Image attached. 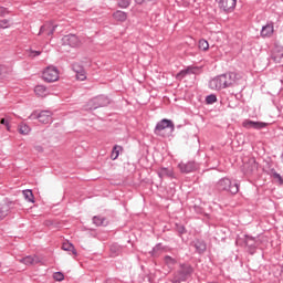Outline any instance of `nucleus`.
Wrapping results in <instances>:
<instances>
[{
    "instance_id": "obj_1",
    "label": "nucleus",
    "mask_w": 283,
    "mask_h": 283,
    "mask_svg": "<svg viewBox=\"0 0 283 283\" xmlns=\"http://www.w3.org/2000/svg\"><path fill=\"white\" fill-rule=\"evenodd\" d=\"M240 81V74L235 72H228L221 74L209 82L210 90H227V87H233L238 85Z\"/></svg>"
},
{
    "instance_id": "obj_2",
    "label": "nucleus",
    "mask_w": 283,
    "mask_h": 283,
    "mask_svg": "<svg viewBox=\"0 0 283 283\" xmlns=\"http://www.w3.org/2000/svg\"><path fill=\"white\" fill-rule=\"evenodd\" d=\"M191 275H193V266H191V264L189 263H181L179 265V270L175 272L170 282L172 283L187 282V280H189Z\"/></svg>"
},
{
    "instance_id": "obj_3",
    "label": "nucleus",
    "mask_w": 283,
    "mask_h": 283,
    "mask_svg": "<svg viewBox=\"0 0 283 283\" xmlns=\"http://www.w3.org/2000/svg\"><path fill=\"white\" fill-rule=\"evenodd\" d=\"M216 189L218 191H227L228 193H232V196H235L238 191H240V185L238 182L231 181V179L224 177L221 178L217 184H216Z\"/></svg>"
},
{
    "instance_id": "obj_4",
    "label": "nucleus",
    "mask_w": 283,
    "mask_h": 283,
    "mask_svg": "<svg viewBox=\"0 0 283 283\" xmlns=\"http://www.w3.org/2000/svg\"><path fill=\"white\" fill-rule=\"evenodd\" d=\"M235 244L237 247H248L249 249H258V247H260V239L249 234H241L238 235Z\"/></svg>"
},
{
    "instance_id": "obj_5",
    "label": "nucleus",
    "mask_w": 283,
    "mask_h": 283,
    "mask_svg": "<svg viewBox=\"0 0 283 283\" xmlns=\"http://www.w3.org/2000/svg\"><path fill=\"white\" fill-rule=\"evenodd\" d=\"M109 98L103 95L90 99L85 106L86 112L98 109V107H107Z\"/></svg>"
},
{
    "instance_id": "obj_6",
    "label": "nucleus",
    "mask_w": 283,
    "mask_h": 283,
    "mask_svg": "<svg viewBox=\"0 0 283 283\" xmlns=\"http://www.w3.org/2000/svg\"><path fill=\"white\" fill-rule=\"evenodd\" d=\"M165 129H170V132L176 129L171 119L164 118L159 120L154 129V134H156V136H165Z\"/></svg>"
},
{
    "instance_id": "obj_7",
    "label": "nucleus",
    "mask_w": 283,
    "mask_h": 283,
    "mask_svg": "<svg viewBox=\"0 0 283 283\" xmlns=\"http://www.w3.org/2000/svg\"><path fill=\"white\" fill-rule=\"evenodd\" d=\"M29 118L31 120H39V123H42L43 125H48L52 123V112L50 111H42L40 113L33 112Z\"/></svg>"
},
{
    "instance_id": "obj_8",
    "label": "nucleus",
    "mask_w": 283,
    "mask_h": 283,
    "mask_svg": "<svg viewBox=\"0 0 283 283\" xmlns=\"http://www.w3.org/2000/svg\"><path fill=\"white\" fill-rule=\"evenodd\" d=\"M42 78L45 83H55L59 80V69L56 66H48L42 73Z\"/></svg>"
},
{
    "instance_id": "obj_9",
    "label": "nucleus",
    "mask_w": 283,
    "mask_h": 283,
    "mask_svg": "<svg viewBox=\"0 0 283 283\" xmlns=\"http://www.w3.org/2000/svg\"><path fill=\"white\" fill-rule=\"evenodd\" d=\"M219 9L222 10V12H226L229 14V12H232L235 10V6H238V0H216Z\"/></svg>"
},
{
    "instance_id": "obj_10",
    "label": "nucleus",
    "mask_w": 283,
    "mask_h": 283,
    "mask_svg": "<svg viewBox=\"0 0 283 283\" xmlns=\"http://www.w3.org/2000/svg\"><path fill=\"white\" fill-rule=\"evenodd\" d=\"M62 45H69L70 48H78L81 40L76 34H67L62 38Z\"/></svg>"
},
{
    "instance_id": "obj_11",
    "label": "nucleus",
    "mask_w": 283,
    "mask_h": 283,
    "mask_svg": "<svg viewBox=\"0 0 283 283\" xmlns=\"http://www.w3.org/2000/svg\"><path fill=\"white\" fill-rule=\"evenodd\" d=\"M178 167H179L181 174H191V171L198 170V168L200 166L196 161H188L186 164L185 163H180L178 165Z\"/></svg>"
},
{
    "instance_id": "obj_12",
    "label": "nucleus",
    "mask_w": 283,
    "mask_h": 283,
    "mask_svg": "<svg viewBox=\"0 0 283 283\" xmlns=\"http://www.w3.org/2000/svg\"><path fill=\"white\" fill-rule=\"evenodd\" d=\"M269 124L264 122H253L251 119H245L242 123V127L245 129H264Z\"/></svg>"
},
{
    "instance_id": "obj_13",
    "label": "nucleus",
    "mask_w": 283,
    "mask_h": 283,
    "mask_svg": "<svg viewBox=\"0 0 283 283\" xmlns=\"http://www.w3.org/2000/svg\"><path fill=\"white\" fill-rule=\"evenodd\" d=\"M242 171L245 174V176H251L258 171V164L253 158L249 159L248 163L243 164Z\"/></svg>"
},
{
    "instance_id": "obj_14",
    "label": "nucleus",
    "mask_w": 283,
    "mask_h": 283,
    "mask_svg": "<svg viewBox=\"0 0 283 283\" xmlns=\"http://www.w3.org/2000/svg\"><path fill=\"white\" fill-rule=\"evenodd\" d=\"M42 260L43 259L38 255H28L25 258H22L20 262H22V264H25L27 266H30L34 264H41Z\"/></svg>"
},
{
    "instance_id": "obj_15",
    "label": "nucleus",
    "mask_w": 283,
    "mask_h": 283,
    "mask_svg": "<svg viewBox=\"0 0 283 283\" xmlns=\"http://www.w3.org/2000/svg\"><path fill=\"white\" fill-rule=\"evenodd\" d=\"M157 176L163 180L165 178H174V169L161 167L157 170Z\"/></svg>"
},
{
    "instance_id": "obj_16",
    "label": "nucleus",
    "mask_w": 283,
    "mask_h": 283,
    "mask_svg": "<svg viewBox=\"0 0 283 283\" xmlns=\"http://www.w3.org/2000/svg\"><path fill=\"white\" fill-rule=\"evenodd\" d=\"M12 205H14V202L12 201H8L0 205V220H3V218H6L8 213H10V209H12Z\"/></svg>"
},
{
    "instance_id": "obj_17",
    "label": "nucleus",
    "mask_w": 283,
    "mask_h": 283,
    "mask_svg": "<svg viewBox=\"0 0 283 283\" xmlns=\"http://www.w3.org/2000/svg\"><path fill=\"white\" fill-rule=\"evenodd\" d=\"M56 28H57V25L43 24V25L40 28L39 35H41V34H48V36H52V34H54V32H56Z\"/></svg>"
},
{
    "instance_id": "obj_18",
    "label": "nucleus",
    "mask_w": 283,
    "mask_h": 283,
    "mask_svg": "<svg viewBox=\"0 0 283 283\" xmlns=\"http://www.w3.org/2000/svg\"><path fill=\"white\" fill-rule=\"evenodd\" d=\"M196 72H198V67L189 66L188 69L182 70L179 73H177L176 78H177V81H182V78H185V76H187V74H196Z\"/></svg>"
},
{
    "instance_id": "obj_19",
    "label": "nucleus",
    "mask_w": 283,
    "mask_h": 283,
    "mask_svg": "<svg viewBox=\"0 0 283 283\" xmlns=\"http://www.w3.org/2000/svg\"><path fill=\"white\" fill-rule=\"evenodd\" d=\"M273 32H274V27H273V23H269L266 25H264L261 30V36L263 39H266V38H271L273 36Z\"/></svg>"
},
{
    "instance_id": "obj_20",
    "label": "nucleus",
    "mask_w": 283,
    "mask_h": 283,
    "mask_svg": "<svg viewBox=\"0 0 283 283\" xmlns=\"http://www.w3.org/2000/svg\"><path fill=\"white\" fill-rule=\"evenodd\" d=\"M93 224L95 227H107V219L102 216H95L93 217Z\"/></svg>"
},
{
    "instance_id": "obj_21",
    "label": "nucleus",
    "mask_w": 283,
    "mask_h": 283,
    "mask_svg": "<svg viewBox=\"0 0 283 283\" xmlns=\"http://www.w3.org/2000/svg\"><path fill=\"white\" fill-rule=\"evenodd\" d=\"M115 21H120L122 23L127 21V12L117 10L113 13Z\"/></svg>"
},
{
    "instance_id": "obj_22",
    "label": "nucleus",
    "mask_w": 283,
    "mask_h": 283,
    "mask_svg": "<svg viewBox=\"0 0 283 283\" xmlns=\"http://www.w3.org/2000/svg\"><path fill=\"white\" fill-rule=\"evenodd\" d=\"M283 53L282 51H272L270 61L274 63H282Z\"/></svg>"
},
{
    "instance_id": "obj_23",
    "label": "nucleus",
    "mask_w": 283,
    "mask_h": 283,
    "mask_svg": "<svg viewBox=\"0 0 283 283\" xmlns=\"http://www.w3.org/2000/svg\"><path fill=\"white\" fill-rule=\"evenodd\" d=\"M164 262L166 264V266H168V269H174V266H176V264H178V261L175 258H171L170 255H166L164 258Z\"/></svg>"
},
{
    "instance_id": "obj_24",
    "label": "nucleus",
    "mask_w": 283,
    "mask_h": 283,
    "mask_svg": "<svg viewBox=\"0 0 283 283\" xmlns=\"http://www.w3.org/2000/svg\"><path fill=\"white\" fill-rule=\"evenodd\" d=\"M34 93L36 94V96H48V87H45L44 85H36L34 88Z\"/></svg>"
},
{
    "instance_id": "obj_25",
    "label": "nucleus",
    "mask_w": 283,
    "mask_h": 283,
    "mask_svg": "<svg viewBox=\"0 0 283 283\" xmlns=\"http://www.w3.org/2000/svg\"><path fill=\"white\" fill-rule=\"evenodd\" d=\"M120 151H123V147L119 145H115L111 154V159L116 160L118 156H120Z\"/></svg>"
},
{
    "instance_id": "obj_26",
    "label": "nucleus",
    "mask_w": 283,
    "mask_h": 283,
    "mask_svg": "<svg viewBox=\"0 0 283 283\" xmlns=\"http://www.w3.org/2000/svg\"><path fill=\"white\" fill-rule=\"evenodd\" d=\"M24 199L28 202H33L34 203V193L32 192V190L27 189L22 191Z\"/></svg>"
},
{
    "instance_id": "obj_27",
    "label": "nucleus",
    "mask_w": 283,
    "mask_h": 283,
    "mask_svg": "<svg viewBox=\"0 0 283 283\" xmlns=\"http://www.w3.org/2000/svg\"><path fill=\"white\" fill-rule=\"evenodd\" d=\"M10 72H12V70L6 65H0V78H6V76H8V74H10Z\"/></svg>"
},
{
    "instance_id": "obj_28",
    "label": "nucleus",
    "mask_w": 283,
    "mask_h": 283,
    "mask_svg": "<svg viewBox=\"0 0 283 283\" xmlns=\"http://www.w3.org/2000/svg\"><path fill=\"white\" fill-rule=\"evenodd\" d=\"M30 126H28L27 124H20L19 125V132L20 134H22L23 136H28V134H30Z\"/></svg>"
},
{
    "instance_id": "obj_29",
    "label": "nucleus",
    "mask_w": 283,
    "mask_h": 283,
    "mask_svg": "<svg viewBox=\"0 0 283 283\" xmlns=\"http://www.w3.org/2000/svg\"><path fill=\"white\" fill-rule=\"evenodd\" d=\"M271 176L272 178H274L276 180V182L279 185H283V178H282V175L277 174V171H275V169H272L271 170Z\"/></svg>"
},
{
    "instance_id": "obj_30",
    "label": "nucleus",
    "mask_w": 283,
    "mask_h": 283,
    "mask_svg": "<svg viewBox=\"0 0 283 283\" xmlns=\"http://www.w3.org/2000/svg\"><path fill=\"white\" fill-rule=\"evenodd\" d=\"M195 249H207V243H205V240L202 239H196L193 241Z\"/></svg>"
},
{
    "instance_id": "obj_31",
    "label": "nucleus",
    "mask_w": 283,
    "mask_h": 283,
    "mask_svg": "<svg viewBox=\"0 0 283 283\" xmlns=\"http://www.w3.org/2000/svg\"><path fill=\"white\" fill-rule=\"evenodd\" d=\"M207 105H213V103H218V97L216 94H210L206 97Z\"/></svg>"
},
{
    "instance_id": "obj_32",
    "label": "nucleus",
    "mask_w": 283,
    "mask_h": 283,
    "mask_svg": "<svg viewBox=\"0 0 283 283\" xmlns=\"http://www.w3.org/2000/svg\"><path fill=\"white\" fill-rule=\"evenodd\" d=\"M53 280H55V282H63L65 280V274H63V272H55L53 273Z\"/></svg>"
},
{
    "instance_id": "obj_33",
    "label": "nucleus",
    "mask_w": 283,
    "mask_h": 283,
    "mask_svg": "<svg viewBox=\"0 0 283 283\" xmlns=\"http://www.w3.org/2000/svg\"><path fill=\"white\" fill-rule=\"evenodd\" d=\"M199 50L207 52V50H209V42H207V40H205V39L200 40L199 41Z\"/></svg>"
},
{
    "instance_id": "obj_34",
    "label": "nucleus",
    "mask_w": 283,
    "mask_h": 283,
    "mask_svg": "<svg viewBox=\"0 0 283 283\" xmlns=\"http://www.w3.org/2000/svg\"><path fill=\"white\" fill-rule=\"evenodd\" d=\"M76 78L77 81H85V78H87L84 67L76 73Z\"/></svg>"
},
{
    "instance_id": "obj_35",
    "label": "nucleus",
    "mask_w": 283,
    "mask_h": 283,
    "mask_svg": "<svg viewBox=\"0 0 283 283\" xmlns=\"http://www.w3.org/2000/svg\"><path fill=\"white\" fill-rule=\"evenodd\" d=\"M176 231L179 233V235H185L187 233V228L182 224H176Z\"/></svg>"
},
{
    "instance_id": "obj_36",
    "label": "nucleus",
    "mask_w": 283,
    "mask_h": 283,
    "mask_svg": "<svg viewBox=\"0 0 283 283\" xmlns=\"http://www.w3.org/2000/svg\"><path fill=\"white\" fill-rule=\"evenodd\" d=\"M64 251H67L69 255H73V258H78V250L76 249H64Z\"/></svg>"
},
{
    "instance_id": "obj_37",
    "label": "nucleus",
    "mask_w": 283,
    "mask_h": 283,
    "mask_svg": "<svg viewBox=\"0 0 283 283\" xmlns=\"http://www.w3.org/2000/svg\"><path fill=\"white\" fill-rule=\"evenodd\" d=\"M61 249H74V244H72L70 241L62 240Z\"/></svg>"
},
{
    "instance_id": "obj_38",
    "label": "nucleus",
    "mask_w": 283,
    "mask_h": 283,
    "mask_svg": "<svg viewBox=\"0 0 283 283\" xmlns=\"http://www.w3.org/2000/svg\"><path fill=\"white\" fill-rule=\"evenodd\" d=\"M129 0H118V8H129Z\"/></svg>"
},
{
    "instance_id": "obj_39",
    "label": "nucleus",
    "mask_w": 283,
    "mask_h": 283,
    "mask_svg": "<svg viewBox=\"0 0 283 283\" xmlns=\"http://www.w3.org/2000/svg\"><path fill=\"white\" fill-rule=\"evenodd\" d=\"M82 69H83V65H81L78 63H73V65H72V70H73V72H75V74L81 72Z\"/></svg>"
},
{
    "instance_id": "obj_40",
    "label": "nucleus",
    "mask_w": 283,
    "mask_h": 283,
    "mask_svg": "<svg viewBox=\"0 0 283 283\" xmlns=\"http://www.w3.org/2000/svg\"><path fill=\"white\" fill-rule=\"evenodd\" d=\"M0 28H2V29L10 28V21L1 20L0 21Z\"/></svg>"
},
{
    "instance_id": "obj_41",
    "label": "nucleus",
    "mask_w": 283,
    "mask_h": 283,
    "mask_svg": "<svg viewBox=\"0 0 283 283\" xmlns=\"http://www.w3.org/2000/svg\"><path fill=\"white\" fill-rule=\"evenodd\" d=\"M0 123H1V125H4V127H7V129H10V123L8 122V119L1 118Z\"/></svg>"
},
{
    "instance_id": "obj_42",
    "label": "nucleus",
    "mask_w": 283,
    "mask_h": 283,
    "mask_svg": "<svg viewBox=\"0 0 283 283\" xmlns=\"http://www.w3.org/2000/svg\"><path fill=\"white\" fill-rule=\"evenodd\" d=\"M30 56H41V51H31Z\"/></svg>"
},
{
    "instance_id": "obj_43",
    "label": "nucleus",
    "mask_w": 283,
    "mask_h": 283,
    "mask_svg": "<svg viewBox=\"0 0 283 283\" xmlns=\"http://www.w3.org/2000/svg\"><path fill=\"white\" fill-rule=\"evenodd\" d=\"M35 151L43 153V146H34Z\"/></svg>"
},
{
    "instance_id": "obj_44",
    "label": "nucleus",
    "mask_w": 283,
    "mask_h": 283,
    "mask_svg": "<svg viewBox=\"0 0 283 283\" xmlns=\"http://www.w3.org/2000/svg\"><path fill=\"white\" fill-rule=\"evenodd\" d=\"M6 14V8L0 7V17H3Z\"/></svg>"
},
{
    "instance_id": "obj_45",
    "label": "nucleus",
    "mask_w": 283,
    "mask_h": 283,
    "mask_svg": "<svg viewBox=\"0 0 283 283\" xmlns=\"http://www.w3.org/2000/svg\"><path fill=\"white\" fill-rule=\"evenodd\" d=\"M135 3H137V6H143V0H135Z\"/></svg>"
},
{
    "instance_id": "obj_46",
    "label": "nucleus",
    "mask_w": 283,
    "mask_h": 283,
    "mask_svg": "<svg viewBox=\"0 0 283 283\" xmlns=\"http://www.w3.org/2000/svg\"><path fill=\"white\" fill-rule=\"evenodd\" d=\"M197 252H198L199 254H201V253H205V250H203V249H199V250H197Z\"/></svg>"
},
{
    "instance_id": "obj_47",
    "label": "nucleus",
    "mask_w": 283,
    "mask_h": 283,
    "mask_svg": "<svg viewBox=\"0 0 283 283\" xmlns=\"http://www.w3.org/2000/svg\"><path fill=\"white\" fill-rule=\"evenodd\" d=\"M250 255H253L255 253V250H249Z\"/></svg>"
},
{
    "instance_id": "obj_48",
    "label": "nucleus",
    "mask_w": 283,
    "mask_h": 283,
    "mask_svg": "<svg viewBox=\"0 0 283 283\" xmlns=\"http://www.w3.org/2000/svg\"><path fill=\"white\" fill-rule=\"evenodd\" d=\"M150 167H151V164L145 166L146 169H150Z\"/></svg>"
},
{
    "instance_id": "obj_49",
    "label": "nucleus",
    "mask_w": 283,
    "mask_h": 283,
    "mask_svg": "<svg viewBox=\"0 0 283 283\" xmlns=\"http://www.w3.org/2000/svg\"><path fill=\"white\" fill-rule=\"evenodd\" d=\"M281 272L283 273V265H282Z\"/></svg>"
}]
</instances>
